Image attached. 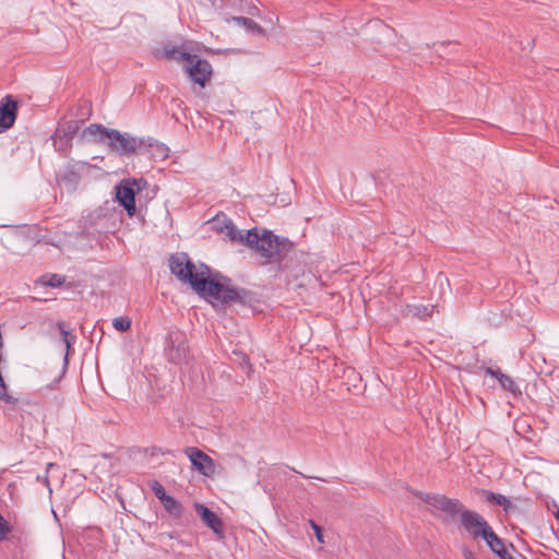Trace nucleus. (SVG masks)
<instances>
[{
    "instance_id": "bb28decb",
    "label": "nucleus",
    "mask_w": 559,
    "mask_h": 559,
    "mask_svg": "<svg viewBox=\"0 0 559 559\" xmlns=\"http://www.w3.org/2000/svg\"><path fill=\"white\" fill-rule=\"evenodd\" d=\"M145 451L148 452L151 456L164 454L163 450L157 447H152L150 449H146Z\"/></svg>"
},
{
    "instance_id": "7ed1b4c3",
    "label": "nucleus",
    "mask_w": 559,
    "mask_h": 559,
    "mask_svg": "<svg viewBox=\"0 0 559 559\" xmlns=\"http://www.w3.org/2000/svg\"><path fill=\"white\" fill-rule=\"evenodd\" d=\"M415 496L429 506L445 512L451 518L460 514L461 525L474 539H484L492 530L483 515L476 511L465 509L457 499H450L443 495L421 491H417Z\"/></svg>"
},
{
    "instance_id": "f257e3e1",
    "label": "nucleus",
    "mask_w": 559,
    "mask_h": 559,
    "mask_svg": "<svg viewBox=\"0 0 559 559\" xmlns=\"http://www.w3.org/2000/svg\"><path fill=\"white\" fill-rule=\"evenodd\" d=\"M214 227L225 233L231 241L254 250L262 265L276 264L278 270H283V262L294 251V243L288 238L280 237L267 229L239 230L226 216L223 219L216 217Z\"/></svg>"
},
{
    "instance_id": "c756f323",
    "label": "nucleus",
    "mask_w": 559,
    "mask_h": 559,
    "mask_svg": "<svg viewBox=\"0 0 559 559\" xmlns=\"http://www.w3.org/2000/svg\"><path fill=\"white\" fill-rule=\"evenodd\" d=\"M68 179L69 181H75L76 176L73 173H70L69 175L63 177V180Z\"/></svg>"
},
{
    "instance_id": "f03ea898",
    "label": "nucleus",
    "mask_w": 559,
    "mask_h": 559,
    "mask_svg": "<svg viewBox=\"0 0 559 559\" xmlns=\"http://www.w3.org/2000/svg\"><path fill=\"white\" fill-rule=\"evenodd\" d=\"M169 267L181 282L189 283L191 287L203 297H212L223 304L238 302L246 305L252 301V293L246 288L235 287L210 278V269L205 264L199 267L186 255L169 260Z\"/></svg>"
},
{
    "instance_id": "2eb2a0df",
    "label": "nucleus",
    "mask_w": 559,
    "mask_h": 559,
    "mask_svg": "<svg viewBox=\"0 0 559 559\" xmlns=\"http://www.w3.org/2000/svg\"><path fill=\"white\" fill-rule=\"evenodd\" d=\"M160 502L171 518L178 520L183 515V507L174 497L168 496Z\"/></svg>"
},
{
    "instance_id": "6e6552de",
    "label": "nucleus",
    "mask_w": 559,
    "mask_h": 559,
    "mask_svg": "<svg viewBox=\"0 0 559 559\" xmlns=\"http://www.w3.org/2000/svg\"><path fill=\"white\" fill-rule=\"evenodd\" d=\"M185 454L189 457L192 467L202 475L210 477L215 473V462L206 453L195 447L185 449Z\"/></svg>"
},
{
    "instance_id": "412c9836",
    "label": "nucleus",
    "mask_w": 559,
    "mask_h": 559,
    "mask_svg": "<svg viewBox=\"0 0 559 559\" xmlns=\"http://www.w3.org/2000/svg\"><path fill=\"white\" fill-rule=\"evenodd\" d=\"M497 380L499 381L500 385L509 392L515 393V391L518 390V386L514 383V381L504 373H499V378Z\"/></svg>"
},
{
    "instance_id": "f3484780",
    "label": "nucleus",
    "mask_w": 559,
    "mask_h": 559,
    "mask_svg": "<svg viewBox=\"0 0 559 559\" xmlns=\"http://www.w3.org/2000/svg\"><path fill=\"white\" fill-rule=\"evenodd\" d=\"M231 21L235 22L238 26L246 28L250 33L264 35V29L255 23L253 20L245 16H233Z\"/></svg>"
},
{
    "instance_id": "9b49d317",
    "label": "nucleus",
    "mask_w": 559,
    "mask_h": 559,
    "mask_svg": "<svg viewBox=\"0 0 559 559\" xmlns=\"http://www.w3.org/2000/svg\"><path fill=\"white\" fill-rule=\"evenodd\" d=\"M81 124L78 120H70L66 122L62 129L58 128L52 136L55 146L58 147V150H66L69 147L71 140L79 132Z\"/></svg>"
},
{
    "instance_id": "b1692460",
    "label": "nucleus",
    "mask_w": 559,
    "mask_h": 559,
    "mask_svg": "<svg viewBox=\"0 0 559 559\" xmlns=\"http://www.w3.org/2000/svg\"><path fill=\"white\" fill-rule=\"evenodd\" d=\"M53 466H55V464H53V463H48V464H47V467H46V473H45V475H38V476L36 477V480H37V481H39V483H44V484L48 487V489H49V491H50V492H51V488H50V486H49L48 472H49V469H50L51 467H53Z\"/></svg>"
},
{
    "instance_id": "20e7f679",
    "label": "nucleus",
    "mask_w": 559,
    "mask_h": 559,
    "mask_svg": "<svg viewBox=\"0 0 559 559\" xmlns=\"http://www.w3.org/2000/svg\"><path fill=\"white\" fill-rule=\"evenodd\" d=\"M82 139L106 145L111 152L120 156L133 155L147 144V141L142 138H136L128 132L122 133L116 129H108L99 123H92L85 128L82 132Z\"/></svg>"
},
{
    "instance_id": "7c9ffc66",
    "label": "nucleus",
    "mask_w": 559,
    "mask_h": 559,
    "mask_svg": "<svg viewBox=\"0 0 559 559\" xmlns=\"http://www.w3.org/2000/svg\"><path fill=\"white\" fill-rule=\"evenodd\" d=\"M465 559H476L471 551L465 554Z\"/></svg>"
},
{
    "instance_id": "1a4fd4ad",
    "label": "nucleus",
    "mask_w": 559,
    "mask_h": 559,
    "mask_svg": "<svg viewBox=\"0 0 559 559\" xmlns=\"http://www.w3.org/2000/svg\"><path fill=\"white\" fill-rule=\"evenodd\" d=\"M19 104L12 95L0 100V131L10 129L17 117Z\"/></svg>"
},
{
    "instance_id": "f8f14e48",
    "label": "nucleus",
    "mask_w": 559,
    "mask_h": 559,
    "mask_svg": "<svg viewBox=\"0 0 559 559\" xmlns=\"http://www.w3.org/2000/svg\"><path fill=\"white\" fill-rule=\"evenodd\" d=\"M195 512L200 515L202 522L210 527L215 534L223 535V523L221 519L207 507L197 502L194 504Z\"/></svg>"
},
{
    "instance_id": "a211bd4d",
    "label": "nucleus",
    "mask_w": 559,
    "mask_h": 559,
    "mask_svg": "<svg viewBox=\"0 0 559 559\" xmlns=\"http://www.w3.org/2000/svg\"><path fill=\"white\" fill-rule=\"evenodd\" d=\"M435 307H428L424 305H407L406 306V314H411L413 317H417L420 319H426L431 317Z\"/></svg>"
},
{
    "instance_id": "2f4dec72",
    "label": "nucleus",
    "mask_w": 559,
    "mask_h": 559,
    "mask_svg": "<svg viewBox=\"0 0 559 559\" xmlns=\"http://www.w3.org/2000/svg\"><path fill=\"white\" fill-rule=\"evenodd\" d=\"M555 516H556V519H557V520H558V522H559V508L557 509V511H556V513H555Z\"/></svg>"
},
{
    "instance_id": "c85d7f7f",
    "label": "nucleus",
    "mask_w": 559,
    "mask_h": 559,
    "mask_svg": "<svg viewBox=\"0 0 559 559\" xmlns=\"http://www.w3.org/2000/svg\"><path fill=\"white\" fill-rule=\"evenodd\" d=\"M247 13L251 14V15H259V9L257 7H251Z\"/></svg>"
},
{
    "instance_id": "39448f33",
    "label": "nucleus",
    "mask_w": 559,
    "mask_h": 559,
    "mask_svg": "<svg viewBox=\"0 0 559 559\" xmlns=\"http://www.w3.org/2000/svg\"><path fill=\"white\" fill-rule=\"evenodd\" d=\"M166 353L168 360L173 364L179 365L188 362L189 345L187 336L179 330H174L168 333L166 341Z\"/></svg>"
},
{
    "instance_id": "423d86ee",
    "label": "nucleus",
    "mask_w": 559,
    "mask_h": 559,
    "mask_svg": "<svg viewBox=\"0 0 559 559\" xmlns=\"http://www.w3.org/2000/svg\"><path fill=\"white\" fill-rule=\"evenodd\" d=\"M144 186H146V181L144 179H133L121 181L116 187V199L119 204L124 207L127 214L132 217L135 212V191L141 190Z\"/></svg>"
},
{
    "instance_id": "393cba45",
    "label": "nucleus",
    "mask_w": 559,
    "mask_h": 559,
    "mask_svg": "<svg viewBox=\"0 0 559 559\" xmlns=\"http://www.w3.org/2000/svg\"><path fill=\"white\" fill-rule=\"evenodd\" d=\"M10 532V527L3 516L0 514V539H3Z\"/></svg>"
},
{
    "instance_id": "9d476101",
    "label": "nucleus",
    "mask_w": 559,
    "mask_h": 559,
    "mask_svg": "<svg viewBox=\"0 0 559 559\" xmlns=\"http://www.w3.org/2000/svg\"><path fill=\"white\" fill-rule=\"evenodd\" d=\"M58 329L62 335V342L64 343L66 345V354H64V357H63V364H62V369H61V372L60 374L53 380L52 383H50L47 388L50 389V390H53L57 385V383H59L61 381V379L64 377L67 370H68V367H69V355H70V350L72 348V346L74 345L75 341H76V336L73 335L69 330H68V326L64 322H59L58 323Z\"/></svg>"
},
{
    "instance_id": "6ab92c4d",
    "label": "nucleus",
    "mask_w": 559,
    "mask_h": 559,
    "mask_svg": "<svg viewBox=\"0 0 559 559\" xmlns=\"http://www.w3.org/2000/svg\"><path fill=\"white\" fill-rule=\"evenodd\" d=\"M64 276L58 274H46L38 280V283L41 284L43 286L60 287L64 283Z\"/></svg>"
},
{
    "instance_id": "5701e85b",
    "label": "nucleus",
    "mask_w": 559,
    "mask_h": 559,
    "mask_svg": "<svg viewBox=\"0 0 559 559\" xmlns=\"http://www.w3.org/2000/svg\"><path fill=\"white\" fill-rule=\"evenodd\" d=\"M309 524L316 534V538L320 544L324 543V537L321 527L313 521L309 520Z\"/></svg>"
},
{
    "instance_id": "72a5a7b5",
    "label": "nucleus",
    "mask_w": 559,
    "mask_h": 559,
    "mask_svg": "<svg viewBox=\"0 0 559 559\" xmlns=\"http://www.w3.org/2000/svg\"><path fill=\"white\" fill-rule=\"evenodd\" d=\"M510 559H514L513 557H511Z\"/></svg>"
},
{
    "instance_id": "473e14b6",
    "label": "nucleus",
    "mask_w": 559,
    "mask_h": 559,
    "mask_svg": "<svg viewBox=\"0 0 559 559\" xmlns=\"http://www.w3.org/2000/svg\"><path fill=\"white\" fill-rule=\"evenodd\" d=\"M228 4L234 5V0H227Z\"/></svg>"
},
{
    "instance_id": "a878e982",
    "label": "nucleus",
    "mask_w": 559,
    "mask_h": 559,
    "mask_svg": "<svg viewBox=\"0 0 559 559\" xmlns=\"http://www.w3.org/2000/svg\"><path fill=\"white\" fill-rule=\"evenodd\" d=\"M485 372L491 377L499 378V373H502L500 369H493L491 367L485 368Z\"/></svg>"
},
{
    "instance_id": "4468645a",
    "label": "nucleus",
    "mask_w": 559,
    "mask_h": 559,
    "mask_svg": "<svg viewBox=\"0 0 559 559\" xmlns=\"http://www.w3.org/2000/svg\"><path fill=\"white\" fill-rule=\"evenodd\" d=\"M490 550L496 554L500 559H510L512 556L507 550L504 542L502 538H500L493 530L487 534V536L484 538Z\"/></svg>"
},
{
    "instance_id": "ddd939ff",
    "label": "nucleus",
    "mask_w": 559,
    "mask_h": 559,
    "mask_svg": "<svg viewBox=\"0 0 559 559\" xmlns=\"http://www.w3.org/2000/svg\"><path fill=\"white\" fill-rule=\"evenodd\" d=\"M156 56L158 58H165L168 60H175V61H193V58H195V55H191L188 51H185L181 49V47L175 46V45H166L163 50L157 51Z\"/></svg>"
},
{
    "instance_id": "cd10ccee",
    "label": "nucleus",
    "mask_w": 559,
    "mask_h": 559,
    "mask_svg": "<svg viewBox=\"0 0 559 559\" xmlns=\"http://www.w3.org/2000/svg\"><path fill=\"white\" fill-rule=\"evenodd\" d=\"M435 47H436V51H437L440 56H442V50L445 48V44H444V43H441V44H439V45H435Z\"/></svg>"
},
{
    "instance_id": "0eeeda50",
    "label": "nucleus",
    "mask_w": 559,
    "mask_h": 559,
    "mask_svg": "<svg viewBox=\"0 0 559 559\" xmlns=\"http://www.w3.org/2000/svg\"><path fill=\"white\" fill-rule=\"evenodd\" d=\"M185 71L191 81L203 88L206 83L211 80L213 69L211 63L201 59L195 55L193 61H188L185 66Z\"/></svg>"
},
{
    "instance_id": "4be33fe9",
    "label": "nucleus",
    "mask_w": 559,
    "mask_h": 559,
    "mask_svg": "<svg viewBox=\"0 0 559 559\" xmlns=\"http://www.w3.org/2000/svg\"><path fill=\"white\" fill-rule=\"evenodd\" d=\"M151 489L159 501H162L163 499H165L166 497L169 496L166 493L164 487L157 480H154L152 483Z\"/></svg>"
},
{
    "instance_id": "aec40b11",
    "label": "nucleus",
    "mask_w": 559,
    "mask_h": 559,
    "mask_svg": "<svg viewBox=\"0 0 559 559\" xmlns=\"http://www.w3.org/2000/svg\"><path fill=\"white\" fill-rule=\"evenodd\" d=\"M112 325L117 331L126 332L131 328V319L129 317H117L112 320Z\"/></svg>"
},
{
    "instance_id": "dca6fc26",
    "label": "nucleus",
    "mask_w": 559,
    "mask_h": 559,
    "mask_svg": "<svg viewBox=\"0 0 559 559\" xmlns=\"http://www.w3.org/2000/svg\"><path fill=\"white\" fill-rule=\"evenodd\" d=\"M486 500L488 502H491V503H495L497 506H500L502 507V509L506 511V512H510V511H513L515 509V506L512 503V501L501 495V493H496V492H491V491H487L486 492Z\"/></svg>"
}]
</instances>
